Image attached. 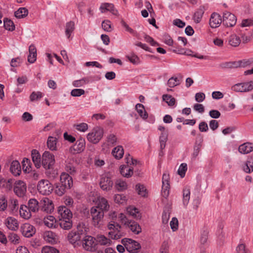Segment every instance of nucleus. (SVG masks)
<instances>
[{
	"label": "nucleus",
	"mask_w": 253,
	"mask_h": 253,
	"mask_svg": "<svg viewBox=\"0 0 253 253\" xmlns=\"http://www.w3.org/2000/svg\"><path fill=\"white\" fill-rule=\"evenodd\" d=\"M121 243L130 253H137L141 249V245L137 241L129 238H124Z\"/></svg>",
	"instance_id": "f257e3e1"
},
{
	"label": "nucleus",
	"mask_w": 253,
	"mask_h": 253,
	"mask_svg": "<svg viewBox=\"0 0 253 253\" xmlns=\"http://www.w3.org/2000/svg\"><path fill=\"white\" fill-rule=\"evenodd\" d=\"M42 164L46 169H52L55 164L54 156L48 151H45L42 156Z\"/></svg>",
	"instance_id": "f03ea898"
},
{
	"label": "nucleus",
	"mask_w": 253,
	"mask_h": 253,
	"mask_svg": "<svg viewBox=\"0 0 253 253\" xmlns=\"http://www.w3.org/2000/svg\"><path fill=\"white\" fill-rule=\"evenodd\" d=\"M103 129L100 127H96L93 129L92 132L89 133L87 135V140L94 143H97L102 138Z\"/></svg>",
	"instance_id": "7ed1b4c3"
},
{
	"label": "nucleus",
	"mask_w": 253,
	"mask_h": 253,
	"mask_svg": "<svg viewBox=\"0 0 253 253\" xmlns=\"http://www.w3.org/2000/svg\"><path fill=\"white\" fill-rule=\"evenodd\" d=\"M38 191L42 195H49L53 190V187L48 180H41L38 184Z\"/></svg>",
	"instance_id": "20e7f679"
},
{
	"label": "nucleus",
	"mask_w": 253,
	"mask_h": 253,
	"mask_svg": "<svg viewBox=\"0 0 253 253\" xmlns=\"http://www.w3.org/2000/svg\"><path fill=\"white\" fill-rule=\"evenodd\" d=\"M93 224L95 227H100V222L104 217L103 211H99L96 207H92L90 210Z\"/></svg>",
	"instance_id": "39448f33"
},
{
	"label": "nucleus",
	"mask_w": 253,
	"mask_h": 253,
	"mask_svg": "<svg viewBox=\"0 0 253 253\" xmlns=\"http://www.w3.org/2000/svg\"><path fill=\"white\" fill-rule=\"evenodd\" d=\"M232 90L236 92H249L253 89V81L237 84L233 85Z\"/></svg>",
	"instance_id": "423d86ee"
},
{
	"label": "nucleus",
	"mask_w": 253,
	"mask_h": 253,
	"mask_svg": "<svg viewBox=\"0 0 253 253\" xmlns=\"http://www.w3.org/2000/svg\"><path fill=\"white\" fill-rule=\"evenodd\" d=\"M237 22V18L235 15L228 11L223 13L222 23L227 27H232L235 25Z\"/></svg>",
	"instance_id": "0eeeda50"
},
{
	"label": "nucleus",
	"mask_w": 253,
	"mask_h": 253,
	"mask_svg": "<svg viewBox=\"0 0 253 253\" xmlns=\"http://www.w3.org/2000/svg\"><path fill=\"white\" fill-rule=\"evenodd\" d=\"M15 194L19 197H23L27 191L26 183L22 180H18L15 182L13 187Z\"/></svg>",
	"instance_id": "6e6552de"
},
{
	"label": "nucleus",
	"mask_w": 253,
	"mask_h": 253,
	"mask_svg": "<svg viewBox=\"0 0 253 253\" xmlns=\"http://www.w3.org/2000/svg\"><path fill=\"white\" fill-rule=\"evenodd\" d=\"M113 182L108 175H102L100 178L99 185L104 191H109L111 189Z\"/></svg>",
	"instance_id": "1a4fd4ad"
},
{
	"label": "nucleus",
	"mask_w": 253,
	"mask_h": 253,
	"mask_svg": "<svg viewBox=\"0 0 253 253\" xmlns=\"http://www.w3.org/2000/svg\"><path fill=\"white\" fill-rule=\"evenodd\" d=\"M85 141L83 138L78 139L76 143L70 147L69 151L70 153L75 154L80 153L84 151L85 149Z\"/></svg>",
	"instance_id": "9d476101"
},
{
	"label": "nucleus",
	"mask_w": 253,
	"mask_h": 253,
	"mask_svg": "<svg viewBox=\"0 0 253 253\" xmlns=\"http://www.w3.org/2000/svg\"><path fill=\"white\" fill-rule=\"evenodd\" d=\"M95 241H96L95 238L91 236H85L83 241L84 248L87 251H92L96 246Z\"/></svg>",
	"instance_id": "9b49d317"
},
{
	"label": "nucleus",
	"mask_w": 253,
	"mask_h": 253,
	"mask_svg": "<svg viewBox=\"0 0 253 253\" xmlns=\"http://www.w3.org/2000/svg\"><path fill=\"white\" fill-rule=\"evenodd\" d=\"M20 231L27 238L31 237L36 233L35 228L29 223H25L21 226Z\"/></svg>",
	"instance_id": "f8f14e48"
},
{
	"label": "nucleus",
	"mask_w": 253,
	"mask_h": 253,
	"mask_svg": "<svg viewBox=\"0 0 253 253\" xmlns=\"http://www.w3.org/2000/svg\"><path fill=\"white\" fill-rule=\"evenodd\" d=\"M60 183L64 187L70 189L73 185L72 178L68 173L63 172L60 175Z\"/></svg>",
	"instance_id": "ddd939ff"
},
{
	"label": "nucleus",
	"mask_w": 253,
	"mask_h": 253,
	"mask_svg": "<svg viewBox=\"0 0 253 253\" xmlns=\"http://www.w3.org/2000/svg\"><path fill=\"white\" fill-rule=\"evenodd\" d=\"M222 22V19L219 14L216 12H213L211 14L209 24L212 28H215L219 27Z\"/></svg>",
	"instance_id": "4468645a"
},
{
	"label": "nucleus",
	"mask_w": 253,
	"mask_h": 253,
	"mask_svg": "<svg viewBox=\"0 0 253 253\" xmlns=\"http://www.w3.org/2000/svg\"><path fill=\"white\" fill-rule=\"evenodd\" d=\"M58 214L61 218L60 219H71L72 218V213L70 209L66 206H60L58 209Z\"/></svg>",
	"instance_id": "2eb2a0df"
},
{
	"label": "nucleus",
	"mask_w": 253,
	"mask_h": 253,
	"mask_svg": "<svg viewBox=\"0 0 253 253\" xmlns=\"http://www.w3.org/2000/svg\"><path fill=\"white\" fill-rule=\"evenodd\" d=\"M115 230L110 231L108 234L111 239L114 240H118L124 236V234L120 230L122 227L119 223L115 222Z\"/></svg>",
	"instance_id": "dca6fc26"
},
{
	"label": "nucleus",
	"mask_w": 253,
	"mask_h": 253,
	"mask_svg": "<svg viewBox=\"0 0 253 253\" xmlns=\"http://www.w3.org/2000/svg\"><path fill=\"white\" fill-rule=\"evenodd\" d=\"M13 182L12 179L6 180L0 176V188H4L6 191L11 190L13 187Z\"/></svg>",
	"instance_id": "f3484780"
},
{
	"label": "nucleus",
	"mask_w": 253,
	"mask_h": 253,
	"mask_svg": "<svg viewBox=\"0 0 253 253\" xmlns=\"http://www.w3.org/2000/svg\"><path fill=\"white\" fill-rule=\"evenodd\" d=\"M134 234L138 235L141 232V228L135 221L129 220L126 225Z\"/></svg>",
	"instance_id": "a211bd4d"
},
{
	"label": "nucleus",
	"mask_w": 253,
	"mask_h": 253,
	"mask_svg": "<svg viewBox=\"0 0 253 253\" xmlns=\"http://www.w3.org/2000/svg\"><path fill=\"white\" fill-rule=\"evenodd\" d=\"M238 151L241 154H248L253 151V144L250 142L244 143L239 146Z\"/></svg>",
	"instance_id": "6ab92c4d"
},
{
	"label": "nucleus",
	"mask_w": 253,
	"mask_h": 253,
	"mask_svg": "<svg viewBox=\"0 0 253 253\" xmlns=\"http://www.w3.org/2000/svg\"><path fill=\"white\" fill-rule=\"evenodd\" d=\"M43 238L46 241L54 244L56 242L57 235L51 231H46L43 234Z\"/></svg>",
	"instance_id": "aec40b11"
},
{
	"label": "nucleus",
	"mask_w": 253,
	"mask_h": 253,
	"mask_svg": "<svg viewBox=\"0 0 253 253\" xmlns=\"http://www.w3.org/2000/svg\"><path fill=\"white\" fill-rule=\"evenodd\" d=\"M10 172L15 176L19 175L21 172V166L18 161H13L10 168Z\"/></svg>",
	"instance_id": "412c9836"
},
{
	"label": "nucleus",
	"mask_w": 253,
	"mask_h": 253,
	"mask_svg": "<svg viewBox=\"0 0 253 253\" xmlns=\"http://www.w3.org/2000/svg\"><path fill=\"white\" fill-rule=\"evenodd\" d=\"M31 156L35 167L37 169L40 168L41 165V159L39 152L37 150L34 149L31 152Z\"/></svg>",
	"instance_id": "4be33fe9"
},
{
	"label": "nucleus",
	"mask_w": 253,
	"mask_h": 253,
	"mask_svg": "<svg viewBox=\"0 0 253 253\" xmlns=\"http://www.w3.org/2000/svg\"><path fill=\"white\" fill-rule=\"evenodd\" d=\"M29 52L28 61L30 63H33L36 61L37 58V49L34 44H32L29 46Z\"/></svg>",
	"instance_id": "5701e85b"
},
{
	"label": "nucleus",
	"mask_w": 253,
	"mask_h": 253,
	"mask_svg": "<svg viewBox=\"0 0 253 253\" xmlns=\"http://www.w3.org/2000/svg\"><path fill=\"white\" fill-rule=\"evenodd\" d=\"M203 141V137L200 135H199V136L197 138L195 145L194 147V151L192 154L193 158H196L198 156L200 151Z\"/></svg>",
	"instance_id": "b1692460"
},
{
	"label": "nucleus",
	"mask_w": 253,
	"mask_h": 253,
	"mask_svg": "<svg viewBox=\"0 0 253 253\" xmlns=\"http://www.w3.org/2000/svg\"><path fill=\"white\" fill-rule=\"evenodd\" d=\"M5 224L7 227L12 231H15L18 229V222L17 220L13 217H8L6 219Z\"/></svg>",
	"instance_id": "393cba45"
},
{
	"label": "nucleus",
	"mask_w": 253,
	"mask_h": 253,
	"mask_svg": "<svg viewBox=\"0 0 253 253\" xmlns=\"http://www.w3.org/2000/svg\"><path fill=\"white\" fill-rule=\"evenodd\" d=\"M31 212L27 206L24 205H21L19 213L21 217L25 219H29L32 216Z\"/></svg>",
	"instance_id": "a878e982"
},
{
	"label": "nucleus",
	"mask_w": 253,
	"mask_h": 253,
	"mask_svg": "<svg viewBox=\"0 0 253 253\" xmlns=\"http://www.w3.org/2000/svg\"><path fill=\"white\" fill-rule=\"evenodd\" d=\"M68 240L72 244H75L77 242L80 241L81 237L79 235L75 229L72 230L68 235Z\"/></svg>",
	"instance_id": "bb28decb"
},
{
	"label": "nucleus",
	"mask_w": 253,
	"mask_h": 253,
	"mask_svg": "<svg viewBox=\"0 0 253 253\" xmlns=\"http://www.w3.org/2000/svg\"><path fill=\"white\" fill-rule=\"evenodd\" d=\"M120 171L123 176L127 178L130 177L133 174V169L129 167L128 166H121Z\"/></svg>",
	"instance_id": "cd10ccee"
},
{
	"label": "nucleus",
	"mask_w": 253,
	"mask_h": 253,
	"mask_svg": "<svg viewBox=\"0 0 253 253\" xmlns=\"http://www.w3.org/2000/svg\"><path fill=\"white\" fill-rule=\"evenodd\" d=\"M135 109L136 110L140 117L143 120H146L148 118V113L145 110L144 106L143 104L137 103L135 105Z\"/></svg>",
	"instance_id": "c85d7f7f"
},
{
	"label": "nucleus",
	"mask_w": 253,
	"mask_h": 253,
	"mask_svg": "<svg viewBox=\"0 0 253 253\" xmlns=\"http://www.w3.org/2000/svg\"><path fill=\"white\" fill-rule=\"evenodd\" d=\"M97 244L105 246L111 245L112 241L103 235H98L95 238Z\"/></svg>",
	"instance_id": "c756f323"
},
{
	"label": "nucleus",
	"mask_w": 253,
	"mask_h": 253,
	"mask_svg": "<svg viewBox=\"0 0 253 253\" xmlns=\"http://www.w3.org/2000/svg\"><path fill=\"white\" fill-rule=\"evenodd\" d=\"M88 228L86 226L85 223L84 222H80L77 225L76 231L79 233V235L81 237L82 235H85L87 234Z\"/></svg>",
	"instance_id": "7c9ffc66"
},
{
	"label": "nucleus",
	"mask_w": 253,
	"mask_h": 253,
	"mask_svg": "<svg viewBox=\"0 0 253 253\" xmlns=\"http://www.w3.org/2000/svg\"><path fill=\"white\" fill-rule=\"evenodd\" d=\"M96 207L97 208L98 210L103 211L104 212V211H108L110 207L107 200L102 198L99 201L98 206Z\"/></svg>",
	"instance_id": "2f4dec72"
},
{
	"label": "nucleus",
	"mask_w": 253,
	"mask_h": 253,
	"mask_svg": "<svg viewBox=\"0 0 253 253\" xmlns=\"http://www.w3.org/2000/svg\"><path fill=\"white\" fill-rule=\"evenodd\" d=\"M204 12V6H201L195 12L193 16V19L196 23H198L201 21V20L203 17Z\"/></svg>",
	"instance_id": "473e14b6"
},
{
	"label": "nucleus",
	"mask_w": 253,
	"mask_h": 253,
	"mask_svg": "<svg viewBox=\"0 0 253 253\" xmlns=\"http://www.w3.org/2000/svg\"><path fill=\"white\" fill-rule=\"evenodd\" d=\"M60 226L65 230H69L71 228L73 225L71 219H59Z\"/></svg>",
	"instance_id": "72a5a7b5"
},
{
	"label": "nucleus",
	"mask_w": 253,
	"mask_h": 253,
	"mask_svg": "<svg viewBox=\"0 0 253 253\" xmlns=\"http://www.w3.org/2000/svg\"><path fill=\"white\" fill-rule=\"evenodd\" d=\"M27 207L32 212H35L39 210V203L35 199H31L28 201Z\"/></svg>",
	"instance_id": "f704fd0d"
},
{
	"label": "nucleus",
	"mask_w": 253,
	"mask_h": 253,
	"mask_svg": "<svg viewBox=\"0 0 253 253\" xmlns=\"http://www.w3.org/2000/svg\"><path fill=\"white\" fill-rule=\"evenodd\" d=\"M57 138L53 136H49L47 141V146L51 151L56 150Z\"/></svg>",
	"instance_id": "c9c22d12"
},
{
	"label": "nucleus",
	"mask_w": 253,
	"mask_h": 253,
	"mask_svg": "<svg viewBox=\"0 0 253 253\" xmlns=\"http://www.w3.org/2000/svg\"><path fill=\"white\" fill-rule=\"evenodd\" d=\"M75 30V23L73 21H70L66 24L65 34L67 38H69L72 33Z\"/></svg>",
	"instance_id": "e433bc0d"
},
{
	"label": "nucleus",
	"mask_w": 253,
	"mask_h": 253,
	"mask_svg": "<svg viewBox=\"0 0 253 253\" xmlns=\"http://www.w3.org/2000/svg\"><path fill=\"white\" fill-rule=\"evenodd\" d=\"M238 63L237 61L225 62L220 63L219 67L222 69H232L238 68Z\"/></svg>",
	"instance_id": "4c0bfd02"
},
{
	"label": "nucleus",
	"mask_w": 253,
	"mask_h": 253,
	"mask_svg": "<svg viewBox=\"0 0 253 253\" xmlns=\"http://www.w3.org/2000/svg\"><path fill=\"white\" fill-rule=\"evenodd\" d=\"M243 170L246 173H251L253 171V158H248L246 163L243 166Z\"/></svg>",
	"instance_id": "58836bf2"
},
{
	"label": "nucleus",
	"mask_w": 253,
	"mask_h": 253,
	"mask_svg": "<svg viewBox=\"0 0 253 253\" xmlns=\"http://www.w3.org/2000/svg\"><path fill=\"white\" fill-rule=\"evenodd\" d=\"M113 155L117 159L122 158L124 155V149L122 146H118L114 148L112 152Z\"/></svg>",
	"instance_id": "ea45409f"
},
{
	"label": "nucleus",
	"mask_w": 253,
	"mask_h": 253,
	"mask_svg": "<svg viewBox=\"0 0 253 253\" xmlns=\"http://www.w3.org/2000/svg\"><path fill=\"white\" fill-rule=\"evenodd\" d=\"M28 10L25 7H20L14 13L17 18H23L28 15Z\"/></svg>",
	"instance_id": "a19ab883"
},
{
	"label": "nucleus",
	"mask_w": 253,
	"mask_h": 253,
	"mask_svg": "<svg viewBox=\"0 0 253 253\" xmlns=\"http://www.w3.org/2000/svg\"><path fill=\"white\" fill-rule=\"evenodd\" d=\"M238 68H245L253 64V58L237 61Z\"/></svg>",
	"instance_id": "79ce46f5"
},
{
	"label": "nucleus",
	"mask_w": 253,
	"mask_h": 253,
	"mask_svg": "<svg viewBox=\"0 0 253 253\" xmlns=\"http://www.w3.org/2000/svg\"><path fill=\"white\" fill-rule=\"evenodd\" d=\"M190 190L189 188H185L183 190V203L184 206H186L190 200Z\"/></svg>",
	"instance_id": "37998d69"
},
{
	"label": "nucleus",
	"mask_w": 253,
	"mask_h": 253,
	"mask_svg": "<svg viewBox=\"0 0 253 253\" xmlns=\"http://www.w3.org/2000/svg\"><path fill=\"white\" fill-rule=\"evenodd\" d=\"M127 212L129 215L136 219H139L141 217L138 210L136 208L130 207L127 209Z\"/></svg>",
	"instance_id": "c03bdc74"
},
{
	"label": "nucleus",
	"mask_w": 253,
	"mask_h": 253,
	"mask_svg": "<svg viewBox=\"0 0 253 253\" xmlns=\"http://www.w3.org/2000/svg\"><path fill=\"white\" fill-rule=\"evenodd\" d=\"M5 29L12 31L15 29V25L12 21L7 18H4L2 24Z\"/></svg>",
	"instance_id": "a18cd8bd"
},
{
	"label": "nucleus",
	"mask_w": 253,
	"mask_h": 253,
	"mask_svg": "<svg viewBox=\"0 0 253 253\" xmlns=\"http://www.w3.org/2000/svg\"><path fill=\"white\" fill-rule=\"evenodd\" d=\"M163 100L165 101L169 106H173L175 103V99L171 95L169 94H164L163 95Z\"/></svg>",
	"instance_id": "49530a36"
},
{
	"label": "nucleus",
	"mask_w": 253,
	"mask_h": 253,
	"mask_svg": "<svg viewBox=\"0 0 253 253\" xmlns=\"http://www.w3.org/2000/svg\"><path fill=\"white\" fill-rule=\"evenodd\" d=\"M241 42V40L239 37L236 35H232L230 37L229 39V43L233 46L236 47L239 45Z\"/></svg>",
	"instance_id": "de8ad7c7"
},
{
	"label": "nucleus",
	"mask_w": 253,
	"mask_h": 253,
	"mask_svg": "<svg viewBox=\"0 0 253 253\" xmlns=\"http://www.w3.org/2000/svg\"><path fill=\"white\" fill-rule=\"evenodd\" d=\"M135 190L137 191L138 195L145 197L147 194V190L144 186L142 184L138 183L135 186Z\"/></svg>",
	"instance_id": "09e8293b"
},
{
	"label": "nucleus",
	"mask_w": 253,
	"mask_h": 253,
	"mask_svg": "<svg viewBox=\"0 0 253 253\" xmlns=\"http://www.w3.org/2000/svg\"><path fill=\"white\" fill-rule=\"evenodd\" d=\"M115 188L119 191H122L127 188L126 183L121 180H118L115 183Z\"/></svg>",
	"instance_id": "8fccbe9b"
},
{
	"label": "nucleus",
	"mask_w": 253,
	"mask_h": 253,
	"mask_svg": "<svg viewBox=\"0 0 253 253\" xmlns=\"http://www.w3.org/2000/svg\"><path fill=\"white\" fill-rule=\"evenodd\" d=\"M180 81L177 77H172L169 79L167 84L169 87H173L180 84Z\"/></svg>",
	"instance_id": "3c124183"
},
{
	"label": "nucleus",
	"mask_w": 253,
	"mask_h": 253,
	"mask_svg": "<svg viewBox=\"0 0 253 253\" xmlns=\"http://www.w3.org/2000/svg\"><path fill=\"white\" fill-rule=\"evenodd\" d=\"M43 93L40 91H33L30 96V100L31 102L38 101L43 97Z\"/></svg>",
	"instance_id": "603ef678"
},
{
	"label": "nucleus",
	"mask_w": 253,
	"mask_h": 253,
	"mask_svg": "<svg viewBox=\"0 0 253 253\" xmlns=\"http://www.w3.org/2000/svg\"><path fill=\"white\" fill-rule=\"evenodd\" d=\"M114 5L110 3H103L100 6L99 9L102 13H104L106 11H110L114 7Z\"/></svg>",
	"instance_id": "864d4df0"
},
{
	"label": "nucleus",
	"mask_w": 253,
	"mask_h": 253,
	"mask_svg": "<svg viewBox=\"0 0 253 253\" xmlns=\"http://www.w3.org/2000/svg\"><path fill=\"white\" fill-rule=\"evenodd\" d=\"M174 48L171 49V51L177 54H184L188 56L191 55V54L187 53L186 51H185L184 48H182L180 47L177 44H175V45L173 46Z\"/></svg>",
	"instance_id": "5fc2aeb1"
},
{
	"label": "nucleus",
	"mask_w": 253,
	"mask_h": 253,
	"mask_svg": "<svg viewBox=\"0 0 253 253\" xmlns=\"http://www.w3.org/2000/svg\"><path fill=\"white\" fill-rule=\"evenodd\" d=\"M127 59L133 64H138L140 63L139 58L134 53H131L126 56Z\"/></svg>",
	"instance_id": "6e6d98bb"
},
{
	"label": "nucleus",
	"mask_w": 253,
	"mask_h": 253,
	"mask_svg": "<svg viewBox=\"0 0 253 253\" xmlns=\"http://www.w3.org/2000/svg\"><path fill=\"white\" fill-rule=\"evenodd\" d=\"M7 238L9 241H10L12 243L14 244L19 243V241L20 239L19 237L16 234L13 232L9 233Z\"/></svg>",
	"instance_id": "4d7b16f0"
},
{
	"label": "nucleus",
	"mask_w": 253,
	"mask_h": 253,
	"mask_svg": "<svg viewBox=\"0 0 253 253\" xmlns=\"http://www.w3.org/2000/svg\"><path fill=\"white\" fill-rule=\"evenodd\" d=\"M68 190L64 187V185H62L60 183L57 184L55 189V192L58 196H62Z\"/></svg>",
	"instance_id": "13d9d810"
},
{
	"label": "nucleus",
	"mask_w": 253,
	"mask_h": 253,
	"mask_svg": "<svg viewBox=\"0 0 253 253\" xmlns=\"http://www.w3.org/2000/svg\"><path fill=\"white\" fill-rule=\"evenodd\" d=\"M187 169V166L185 163H182L180 165L178 169V173L181 177H183L185 175V172Z\"/></svg>",
	"instance_id": "bf43d9fd"
},
{
	"label": "nucleus",
	"mask_w": 253,
	"mask_h": 253,
	"mask_svg": "<svg viewBox=\"0 0 253 253\" xmlns=\"http://www.w3.org/2000/svg\"><path fill=\"white\" fill-rule=\"evenodd\" d=\"M42 253H59V251L54 247L45 246L42 248Z\"/></svg>",
	"instance_id": "052dcab7"
},
{
	"label": "nucleus",
	"mask_w": 253,
	"mask_h": 253,
	"mask_svg": "<svg viewBox=\"0 0 253 253\" xmlns=\"http://www.w3.org/2000/svg\"><path fill=\"white\" fill-rule=\"evenodd\" d=\"M121 23L122 26L126 29V31L128 32L134 36H137V33L130 28L129 26L123 20H122Z\"/></svg>",
	"instance_id": "680f3d73"
},
{
	"label": "nucleus",
	"mask_w": 253,
	"mask_h": 253,
	"mask_svg": "<svg viewBox=\"0 0 253 253\" xmlns=\"http://www.w3.org/2000/svg\"><path fill=\"white\" fill-rule=\"evenodd\" d=\"M102 27L103 30L106 32H111L112 31L111 23L109 20H104L102 22Z\"/></svg>",
	"instance_id": "e2e57ef3"
},
{
	"label": "nucleus",
	"mask_w": 253,
	"mask_h": 253,
	"mask_svg": "<svg viewBox=\"0 0 253 253\" xmlns=\"http://www.w3.org/2000/svg\"><path fill=\"white\" fill-rule=\"evenodd\" d=\"M7 201L4 196L0 197V211H4L7 207Z\"/></svg>",
	"instance_id": "0e129e2a"
},
{
	"label": "nucleus",
	"mask_w": 253,
	"mask_h": 253,
	"mask_svg": "<svg viewBox=\"0 0 253 253\" xmlns=\"http://www.w3.org/2000/svg\"><path fill=\"white\" fill-rule=\"evenodd\" d=\"M169 184H162V195L164 198H167L169 195Z\"/></svg>",
	"instance_id": "69168bd1"
},
{
	"label": "nucleus",
	"mask_w": 253,
	"mask_h": 253,
	"mask_svg": "<svg viewBox=\"0 0 253 253\" xmlns=\"http://www.w3.org/2000/svg\"><path fill=\"white\" fill-rule=\"evenodd\" d=\"M170 228L173 231H176L178 229V221L176 217H172L170 222Z\"/></svg>",
	"instance_id": "338daca9"
},
{
	"label": "nucleus",
	"mask_w": 253,
	"mask_h": 253,
	"mask_svg": "<svg viewBox=\"0 0 253 253\" xmlns=\"http://www.w3.org/2000/svg\"><path fill=\"white\" fill-rule=\"evenodd\" d=\"M169 246L168 242L164 241L160 249V253H169Z\"/></svg>",
	"instance_id": "774afa93"
}]
</instances>
